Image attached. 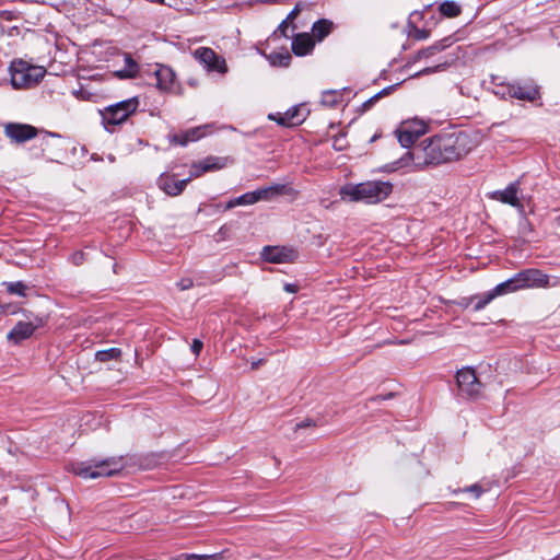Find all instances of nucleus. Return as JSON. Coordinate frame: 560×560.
Wrapping results in <instances>:
<instances>
[{"label": "nucleus", "instance_id": "nucleus-5", "mask_svg": "<svg viewBox=\"0 0 560 560\" xmlns=\"http://www.w3.org/2000/svg\"><path fill=\"white\" fill-rule=\"evenodd\" d=\"M138 105L139 101L137 97L109 105L103 114L104 120L109 125H119L137 110Z\"/></svg>", "mask_w": 560, "mask_h": 560}, {"label": "nucleus", "instance_id": "nucleus-29", "mask_svg": "<svg viewBox=\"0 0 560 560\" xmlns=\"http://www.w3.org/2000/svg\"><path fill=\"white\" fill-rule=\"evenodd\" d=\"M396 89V85H389L384 88L382 91L370 97L362 104L364 110H369L381 97L390 94Z\"/></svg>", "mask_w": 560, "mask_h": 560}, {"label": "nucleus", "instance_id": "nucleus-39", "mask_svg": "<svg viewBox=\"0 0 560 560\" xmlns=\"http://www.w3.org/2000/svg\"><path fill=\"white\" fill-rule=\"evenodd\" d=\"M463 491L471 492L475 495V498H479L481 495V493L483 492L481 487L479 485H477V483L471 485V486L465 488Z\"/></svg>", "mask_w": 560, "mask_h": 560}, {"label": "nucleus", "instance_id": "nucleus-1", "mask_svg": "<svg viewBox=\"0 0 560 560\" xmlns=\"http://www.w3.org/2000/svg\"><path fill=\"white\" fill-rule=\"evenodd\" d=\"M470 138L464 131L435 135L406 152L400 159L385 166L394 172L412 165L417 170L457 161L470 151Z\"/></svg>", "mask_w": 560, "mask_h": 560}, {"label": "nucleus", "instance_id": "nucleus-11", "mask_svg": "<svg viewBox=\"0 0 560 560\" xmlns=\"http://www.w3.org/2000/svg\"><path fill=\"white\" fill-rule=\"evenodd\" d=\"M194 57L200 63H203L208 70L218 71L220 73H225L228 71L225 60L220 58L211 48L200 47L194 51Z\"/></svg>", "mask_w": 560, "mask_h": 560}, {"label": "nucleus", "instance_id": "nucleus-9", "mask_svg": "<svg viewBox=\"0 0 560 560\" xmlns=\"http://www.w3.org/2000/svg\"><path fill=\"white\" fill-rule=\"evenodd\" d=\"M516 281H518L520 288H546L552 287L549 283V277L538 269H524L516 273Z\"/></svg>", "mask_w": 560, "mask_h": 560}, {"label": "nucleus", "instance_id": "nucleus-8", "mask_svg": "<svg viewBox=\"0 0 560 560\" xmlns=\"http://www.w3.org/2000/svg\"><path fill=\"white\" fill-rule=\"evenodd\" d=\"M45 320L39 316H34V318L30 322H19L15 326L8 332V340L18 345L23 340L33 336L34 331L43 327Z\"/></svg>", "mask_w": 560, "mask_h": 560}, {"label": "nucleus", "instance_id": "nucleus-22", "mask_svg": "<svg viewBox=\"0 0 560 560\" xmlns=\"http://www.w3.org/2000/svg\"><path fill=\"white\" fill-rule=\"evenodd\" d=\"M334 23L330 20L322 19L316 21L312 26V37L318 42L323 40L334 30Z\"/></svg>", "mask_w": 560, "mask_h": 560}, {"label": "nucleus", "instance_id": "nucleus-2", "mask_svg": "<svg viewBox=\"0 0 560 560\" xmlns=\"http://www.w3.org/2000/svg\"><path fill=\"white\" fill-rule=\"evenodd\" d=\"M392 191V183L370 180L357 185H346L340 189V195L342 199L352 202L377 203L386 199Z\"/></svg>", "mask_w": 560, "mask_h": 560}, {"label": "nucleus", "instance_id": "nucleus-42", "mask_svg": "<svg viewBox=\"0 0 560 560\" xmlns=\"http://www.w3.org/2000/svg\"><path fill=\"white\" fill-rule=\"evenodd\" d=\"M202 342L198 339H195L191 343V351L195 353V354H199L201 349H202Z\"/></svg>", "mask_w": 560, "mask_h": 560}, {"label": "nucleus", "instance_id": "nucleus-26", "mask_svg": "<svg viewBox=\"0 0 560 560\" xmlns=\"http://www.w3.org/2000/svg\"><path fill=\"white\" fill-rule=\"evenodd\" d=\"M521 290L518 281H516V275L512 278L499 283L492 291L495 293V296L515 292Z\"/></svg>", "mask_w": 560, "mask_h": 560}, {"label": "nucleus", "instance_id": "nucleus-50", "mask_svg": "<svg viewBox=\"0 0 560 560\" xmlns=\"http://www.w3.org/2000/svg\"><path fill=\"white\" fill-rule=\"evenodd\" d=\"M417 15H418V13H417V12L411 13L409 23H411V19H412V18H415V16H417Z\"/></svg>", "mask_w": 560, "mask_h": 560}, {"label": "nucleus", "instance_id": "nucleus-47", "mask_svg": "<svg viewBox=\"0 0 560 560\" xmlns=\"http://www.w3.org/2000/svg\"><path fill=\"white\" fill-rule=\"evenodd\" d=\"M392 396H393L392 394H389L388 396H376V397L372 398V401L384 400V399L389 398Z\"/></svg>", "mask_w": 560, "mask_h": 560}, {"label": "nucleus", "instance_id": "nucleus-7", "mask_svg": "<svg viewBox=\"0 0 560 560\" xmlns=\"http://www.w3.org/2000/svg\"><path fill=\"white\" fill-rule=\"evenodd\" d=\"M456 383L462 396L469 398L478 397L482 392V383L471 368H463L456 373Z\"/></svg>", "mask_w": 560, "mask_h": 560}, {"label": "nucleus", "instance_id": "nucleus-44", "mask_svg": "<svg viewBox=\"0 0 560 560\" xmlns=\"http://www.w3.org/2000/svg\"><path fill=\"white\" fill-rule=\"evenodd\" d=\"M311 425H315V423L312 420L306 419V420H303V421L296 423L295 429L296 430L304 429V428L311 427Z\"/></svg>", "mask_w": 560, "mask_h": 560}, {"label": "nucleus", "instance_id": "nucleus-3", "mask_svg": "<svg viewBox=\"0 0 560 560\" xmlns=\"http://www.w3.org/2000/svg\"><path fill=\"white\" fill-rule=\"evenodd\" d=\"M126 467L124 456H112L104 459L92 458L72 465V471L84 479L117 476Z\"/></svg>", "mask_w": 560, "mask_h": 560}, {"label": "nucleus", "instance_id": "nucleus-49", "mask_svg": "<svg viewBox=\"0 0 560 560\" xmlns=\"http://www.w3.org/2000/svg\"><path fill=\"white\" fill-rule=\"evenodd\" d=\"M73 93H74V95H75L77 97H80V95H81V94H83V92H82V91H74Z\"/></svg>", "mask_w": 560, "mask_h": 560}, {"label": "nucleus", "instance_id": "nucleus-41", "mask_svg": "<svg viewBox=\"0 0 560 560\" xmlns=\"http://www.w3.org/2000/svg\"><path fill=\"white\" fill-rule=\"evenodd\" d=\"M289 23H292L291 21H287V18L280 23L278 26V32L281 33L284 37H288L287 30L289 27Z\"/></svg>", "mask_w": 560, "mask_h": 560}, {"label": "nucleus", "instance_id": "nucleus-20", "mask_svg": "<svg viewBox=\"0 0 560 560\" xmlns=\"http://www.w3.org/2000/svg\"><path fill=\"white\" fill-rule=\"evenodd\" d=\"M284 192H285V185H282V184H273L271 186L254 190V194L256 197V202L272 200L277 196H281Z\"/></svg>", "mask_w": 560, "mask_h": 560}, {"label": "nucleus", "instance_id": "nucleus-38", "mask_svg": "<svg viewBox=\"0 0 560 560\" xmlns=\"http://www.w3.org/2000/svg\"><path fill=\"white\" fill-rule=\"evenodd\" d=\"M303 5L301 2L296 3L295 7L292 9V11L287 15V21L293 22V20L300 14L302 11Z\"/></svg>", "mask_w": 560, "mask_h": 560}, {"label": "nucleus", "instance_id": "nucleus-40", "mask_svg": "<svg viewBox=\"0 0 560 560\" xmlns=\"http://www.w3.org/2000/svg\"><path fill=\"white\" fill-rule=\"evenodd\" d=\"M194 285V282L191 279H182L179 282H177V287L182 290H188Z\"/></svg>", "mask_w": 560, "mask_h": 560}, {"label": "nucleus", "instance_id": "nucleus-15", "mask_svg": "<svg viewBox=\"0 0 560 560\" xmlns=\"http://www.w3.org/2000/svg\"><path fill=\"white\" fill-rule=\"evenodd\" d=\"M226 158L208 156L198 164H194L190 171V177H199L203 173L218 171L225 167Z\"/></svg>", "mask_w": 560, "mask_h": 560}, {"label": "nucleus", "instance_id": "nucleus-17", "mask_svg": "<svg viewBox=\"0 0 560 560\" xmlns=\"http://www.w3.org/2000/svg\"><path fill=\"white\" fill-rule=\"evenodd\" d=\"M538 96V88L532 82H512V98L534 102Z\"/></svg>", "mask_w": 560, "mask_h": 560}, {"label": "nucleus", "instance_id": "nucleus-37", "mask_svg": "<svg viewBox=\"0 0 560 560\" xmlns=\"http://www.w3.org/2000/svg\"><path fill=\"white\" fill-rule=\"evenodd\" d=\"M85 260V254L82 252V250H78V252H74L71 257H70V261L74 265V266H80L83 264V261Z\"/></svg>", "mask_w": 560, "mask_h": 560}, {"label": "nucleus", "instance_id": "nucleus-21", "mask_svg": "<svg viewBox=\"0 0 560 560\" xmlns=\"http://www.w3.org/2000/svg\"><path fill=\"white\" fill-rule=\"evenodd\" d=\"M207 126H200L196 128H191L180 135H175L173 137V142L179 145H186L188 142L197 141L205 136L203 130Z\"/></svg>", "mask_w": 560, "mask_h": 560}, {"label": "nucleus", "instance_id": "nucleus-28", "mask_svg": "<svg viewBox=\"0 0 560 560\" xmlns=\"http://www.w3.org/2000/svg\"><path fill=\"white\" fill-rule=\"evenodd\" d=\"M121 354V350L118 348H110L106 350H101L95 353V358L100 362H107L110 360L118 359Z\"/></svg>", "mask_w": 560, "mask_h": 560}, {"label": "nucleus", "instance_id": "nucleus-35", "mask_svg": "<svg viewBox=\"0 0 560 560\" xmlns=\"http://www.w3.org/2000/svg\"><path fill=\"white\" fill-rule=\"evenodd\" d=\"M410 34L415 39L422 40L429 37L430 32L425 28H419L417 26H413L412 32Z\"/></svg>", "mask_w": 560, "mask_h": 560}, {"label": "nucleus", "instance_id": "nucleus-34", "mask_svg": "<svg viewBox=\"0 0 560 560\" xmlns=\"http://www.w3.org/2000/svg\"><path fill=\"white\" fill-rule=\"evenodd\" d=\"M235 202L238 203V206L256 203V197H255L254 191H248V192L243 194L240 197H236Z\"/></svg>", "mask_w": 560, "mask_h": 560}, {"label": "nucleus", "instance_id": "nucleus-27", "mask_svg": "<svg viewBox=\"0 0 560 560\" xmlns=\"http://www.w3.org/2000/svg\"><path fill=\"white\" fill-rule=\"evenodd\" d=\"M448 46H450V38H444L443 40L438 42V43L433 44L432 46H429V47L418 51L416 59L431 57V56L435 55L436 52L442 51L443 49H445Z\"/></svg>", "mask_w": 560, "mask_h": 560}, {"label": "nucleus", "instance_id": "nucleus-36", "mask_svg": "<svg viewBox=\"0 0 560 560\" xmlns=\"http://www.w3.org/2000/svg\"><path fill=\"white\" fill-rule=\"evenodd\" d=\"M336 93L335 92H326L323 94V98H322V103L324 105H328V106H334L337 104V98H336Z\"/></svg>", "mask_w": 560, "mask_h": 560}, {"label": "nucleus", "instance_id": "nucleus-18", "mask_svg": "<svg viewBox=\"0 0 560 560\" xmlns=\"http://www.w3.org/2000/svg\"><path fill=\"white\" fill-rule=\"evenodd\" d=\"M153 73L156 80L155 84L158 89L162 91H168L172 89L175 81V72L172 68L164 65H156Z\"/></svg>", "mask_w": 560, "mask_h": 560}, {"label": "nucleus", "instance_id": "nucleus-4", "mask_svg": "<svg viewBox=\"0 0 560 560\" xmlns=\"http://www.w3.org/2000/svg\"><path fill=\"white\" fill-rule=\"evenodd\" d=\"M11 84L14 89H31L35 86L46 73L44 67L33 66L28 62L18 59L13 60L9 68Z\"/></svg>", "mask_w": 560, "mask_h": 560}, {"label": "nucleus", "instance_id": "nucleus-24", "mask_svg": "<svg viewBox=\"0 0 560 560\" xmlns=\"http://www.w3.org/2000/svg\"><path fill=\"white\" fill-rule=\"evenodd\" d=\"M125 66L122 69L116 71V75L119 79L135 78L138 73V63L132 59L129 54H125L124 57Z\"/></svg>", "mask_w": 560, "mask_h": 560}, {"label": "nucleus", "instance_id": "nucleus-31", "mask_svg": "<svg viewBox=\"0 0 560 560\" xmlns=\"http://www.w3.org/2000/svg\"><path fill=\"white\" fill-rule=\"evenodd\" d=\"M495 296V293H493V291H489L487 292L485 295L482 296H474L471 298V301H476L475 305H474V311L478 312V311H481L482 308H485Z\"/></svg>", "mask_w": 560, "mask_h": 560}, {"label": "nucleus", "instance_id": "nucleus-23", "mask_svg": "<svg viewBox=\"0 0 560 560\" xmlns=\"http://www.w3.org/2000/svg\"><path fill=\"white\" fill-rule=\"evenodd\" d=\"M491 83L493 85V93L501 98H512V83L504 82L501 77L492 75Z\"/></svg>", "mask_w": 560, "mask_h": 560}, {"label": "nucleus", "instance_id": "nucleus-32", "mask_svg": "<svg viewBox=\"0 0 560 560\" xmlns=\"http://www.w3.org/2000/svg\"><path fill=\"white\" fill-rule=\"evenodd\" d=\"M291 55L289 52L283 54H271L269 56L270 63L272 66L288 67L291 62Z\"/></svg>", "mask_w": 560, "mask_h": 560}, {"label": "nucleus", "instance_id": "nucleus-12", "mask_svg": "<svg viewBox=\"0 0 560 560\" xmlns=\"http://www.w3.org/2000/svg\"><path fill=\"white\" fill-rule=\"evenodd\" d=\"M520 191V183L513 182L505 189L497 190L491 194V198L495 199L502 203L510 205L518 210V212H524V205L521 202L518 198Z\"/></svg>", "mask_w": 560, "mask_h": 560}, {"label": "nucleus", "instance_id": "nucleus-16", "mask_svg": "<svg viewBox=\"0 0 560 560\" xmlns=\"http://www.w3.org/2000/svg\"><path fill=\"white\" fill-rule=\"evenodd\" d=\"M192 177H188L182 180H177L173 175H161L158 185L168 196L175 197L183 192L187 183Z\"/></svg>", "mask_w": 560, "mask_h": 560}, {"label": "nucleus", "instance_id": "nucleus-43", "mask_svg": "<svg viewBox=\"0 0 560 560\" xmlns=\"http://www.w3.org/2000/svg\"><path fill=\"white\" fill-rule=\"evenodd\" d=\"M440 68H442V65H439V66H436V67H434V68H430V67L424 68V69H422L421 71H419V72L416 74V77H419V75H422V74H429V73H432V72H434V71L439 70Z\"/></svg>", "mask_w": 560, "mask_h": 560}, {"label": "nucleus", "instance_id": "nucleus-19", "mask_svg": "<svg viewBox=\"0 0 560 560\" xmlns=\"http://www.w3.org/2000/svg\"><path fill=\"white\" fill-rule=\"evenodd\" d=\"M314 45V39L310 34L301 33L293 37L292 51L296 56H305L313 50Z\"/></svg>", "mask_w": 560, "mask_h": 560}, {"label": "nucleus", "instance_id": "nucleus-10", "mask_svg": "<svg viewBox=\"0 0 560 560\" xmlns=\"http://www.w3.org/2000/svg\"><path fill=\"white\" fill-rule=\"evenodd\" d=\"M4 135L12 142L23 143L37 136V129L27 124L8 122L4 125Z\"/></svg>", "mask_w": 560, "mask_h": 560}, {"label": "nucleus", "instance_id": "nucleus-48", "mask_svg": "<svg viewBox=\"0 0 560 560\" xmlns=\"http://www.w3.org/2000/svg\"><path fill=\"white\" fill-rule=\"evenodd\" d=\"M285 290L289 291V292H293V287L291 284H287L285 285Z\"/></svg>", "mask_w": 560, "mask_h": 560}, {"label": "nucleus", "instance_id": "nucleus-14", "mask_svg": "<svg viewBox=\"0 0 560 560\" xmlns=\"http://www.w3.org/2000/svg\"><path fill=\"white\" fill-rule=\"evenodd\" d=\"M268 118L277 121L281 126L294 127L305 120V115L303 114L301 106H293L283 114H269Z\"/></svg>", "mask_w": 560, "mask_h": 560}, {"label": "nucleus", "instance_id": "nucleus-6", "mask_svg": "<svg viewBox=\"0 0 560 560\" xmlns=\"http://www.w3.org/2000/svg\"><path fill=\"white\" fill-rule=\"evenodd\" d=\"M427 122L421 119L402 121L396 130L398 142L404 148H409L427 132Z\"/></svg>", "mask_w": 560, "mask_h": 560}, {"label": "nucleus", "instance_id": "nucleus-13", "mask_svg": "<svg viewBox=\"0 0 560 560\" xmlns=\"http://www.w3.org/2000/svg\"><path fill=\"white\" fill-rule=\"evenodd\" d=\"M261 257L268 262L283 264L292 261L295 257V252L287 247L265 246L261 252Z\"/></svg>", "mask_w": 560, "mask_h": 560}, {"label": "nucleus", "instance_id": "nucleus-25", "mask_svg": "<svg viewBox=\"0 0 560 560\" xmlns=\"http://www.w3.org/2000/svg\"><path fill=\"white\" fill-rule=\"evenodd\" d=\"M441 15L452 19L456 18L462 13V5L453 0H445L439 4L438 8Z\"/></svg>", "mask_w": 560, "mask_h": 560}, {"label": "nucleus", "instance_id": "nucleus-33", "mask_svg": "<svg viewBox=\"0 0 560 560\" xmlns=\"http://www.w3.org/2000/svg\"><path fill=\"white\" fill-rule=\"evenodd\" d=\"M221 558L220 553L212 555H182L179 558L175 560H219Z\"/></svg>", "mask_w": 560, "mask_h": 560}, {"label": "nucleus", "instance_id": "nucleus-45", "mask_svg": "<svg viewBox=\"0 0 560 560\" xmlns=\"http://www.w3.org/2000/svg\"><path fill=\"white\" fill-rule=\"evenodd\" d=\"M264 362H265L264 359H259V360L253 361L252 362V369L253 370L258 369L261 364H264Z\"/></svg>", "mask_w": 560, "mask_h": 560}, {"label": "nucleus", "instance_id": "nucleus-51", "mask_svg": "<svg viewBox=\"0 0 560 560\" xmlns=\"http://www.w3.org/2000/svg\"><path fill=\"white\" fill-rule=\"evenodd\" d=\"M0 313H4V307L0 305Z\"/></svg>", "mask_w": 560, "mask_h": 560}, {"label": "nucleus", "instance_id": "nucleus-46", "mask_svg": "<svg viewBox=\"0 0 560 560\" xmlns=\"http://www.w3.org/2000/svg\"><path fill=\"white\" fill-rule=\"evenodd\" d=\"M238 206V203L235 202V198L234 199H231L226 206H225V209H232L234 207Z\"/></svg>", "mask_w": 560, "mask_h": 560}, {"label": "nucleus", "instance_id": "nucleus-30", "mask_svg": "<svg viewBox=\"0 0 560 560\" xmlns=\"http://www.w3.org/2000/svg\"><path fill=\"white\" fill-rule=\"evenodd\" d=\"M3 285L7 289V292L10 294H15L19 296H25L27 287L22 281L15 282H3Z\"/></svg>", "mask_w": 560, "mask_h": 560}]
</instances>
